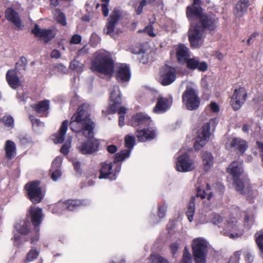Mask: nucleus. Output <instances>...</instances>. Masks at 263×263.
Returning a JSON list of instances; mask_svg holds the SVG:
<instances>
[{"mask_svg": "<svg viewBox=\"0 0 263 263\" xmlns=\"http://www.w3.org/2000/svg\"><path fill=\"white\" fill-rule=\"evenodd\" d=\"M200 0H194L193 4L186 8V16L190 22L189 40L193 48L200 47L203 42L206 29L214 30L217 26L218 18L214 15L202 13Z\"/></svg>", "mask_w": 263, "mask_h": 263, "instance_id": "obj_1", "label": "nucleus"}, {"mask_svg": "<svg viewBox=\"0 0 263 263\" xmlns=\"http://www.w3.org/2000/svg\"><path fill=\"white\" fill-rule=\"evenodd\" d=\"M89 106L84 104L79 107L77 111L72 116L69 123L71 130L76 133H81L88 139L85 142L78 146L79 152L84 155L92 154L99 150L100 142L95 138L94 135L95 124L89 118L87 110Z\"/></svg>", "mask_w": 263, "mask_h": 263, "instance_id": "obj_2", "label": "nucleus"}, {"mask_svg": "<svg viewBox=\"0 0 263 263\" xmlns=\"http://www.w3.org/2000/svg\"><path fill=\"white\" fill-rule=\"evenodd\" d=\"M91 69L105 75H112L114 71V63L110 53L105 50L96 52Z\"/></svg>", "mask_w": 263, "mask_h": 263, "instance_id": "obj_3", "label": "nucleus"}, {"mask_svg": "<svg viewBox=\"0 0 263 263\" xmlns=\"http://www.w3.org/2000/svg\"><path fill=\"white\" fill-rule=\"evenodd\" d=\"M182 100L183 105L189 110L197 109L200 104L198 91L190 85L186 86L185 90L183 92Z\"/></svg>", "mask_w": 263, "mask_h": 263, "instance_id": "obj_4", "label": "nucleus"}, {"mask_svg": "<svg viewBox=\"0 0 263 263\" xmlns=\"http://www.w3.org/2000/svg\"><path fill=\"white\" fill-rule=\"evenodd\" d=\"M218 123L216 118H213L205 123L198 132L197 136L194 143V147L196 150H199L209 141L211 133L210 132V126L215 127Z\"/></svg>", "mask_w": 263, "mask_h": 263, "instance_id": "obj_5", "label": "nucleus"}, {"mask_svg": "<svg viewBox=\"0 0 263 263\" xmlns=\"http://www.w3.org/2000/svg\"><path fill=\"white\" fill-rule=\"evenodd\" d=\"M208 245V242L203 238L199 237L194 239L192 247L196 263H205Z\"/></svg>", "mask_w": 263, "mask_h": 263, "instance_id": "obj_6", "label": "nucleus"}, {"mask_svg": "<svg viewBox=\"0 0 263 263\" xmlns=\"http://www.w3.org/2000/svg\"><path fill=\"white\" fill-rule=\"evenodd\" d=\"M121 168V164L119 162L112 163L106 162L101 164L100 175L99 179L108 178L110 180H115L117 178V174H118Z\"/></svg>", "mask_w": 263, "mask_h": 263, "instance_id": "obj_7", "label": "nucleus"}, {"mask_svg": "<svg viewBox=\"0 0 263 263\" xmlns=\"http://www.w3.org/2000/svg\"><path fill=\"white\" fill-rule=\"evenodd\" d=\"M222 233L224 235L233 239L238 238L243 234L238 220L234 217L227 220L226 223H224Z\"/></svg>", "mask_w": 263, "mask_h": 263, "instance_id": "obj_8", "label": "nucleus"}, {"mask_svg": "<svg viewBox=\"0 0 263 263\" xmlns=\"http://www.w3.org/2000/svg\"><path fill=\"white\" fill-rule=\"evenodd\" d=\"M40 183V181H35L28 183L25 185L29 198L33 203L41 202L44 197V194L39 186Z\"/></svg>", "mask_w": 263, "mask_h": 263, "instance_id": "obj_9", "label": "nucleus"}, {"mask_svg": "<svg viewBox=\"0 0 263 263\" xmlns=\"http://www.w3.org/2000/svg\"><path fill=\"white\" fill-rule=\"evenodd\" d=\"M29 214L31 216L32 224L34 227V230L36 232L35 237L31 238V242L33 243L38 240L39 238V228L38 226L41 223L42 221V210L41 208L34 206H31L29 209Z\"/></svg>", "mask_w": 263, "mask_h": 263, "instance_id": "obj_10", "label": "nucleus"}, {"mask_svg": "<svg viewBox=\"0 0 263 263\" xmlns=\"http://www.w3.org/2000/svg\"><path fill=\"white\" fill-rule=\"evenodd\" d=\"M247 92L243 87L235 89L234 94L232 96L230 104L234 110H237L240 108L246 100Z\"/></svg>", "mask_w": 263, "mask_h": 263, "instance_id": "obj_11", "label": "nucleus"}, {"mask_svg": "<svg viewBox=\"0 0 263 263\" xmlns=\"http://www.w3.org/2000/svg\"><path fill=\"white\" fill-rule=\"evenodd\" d=\"M176 164V170L181 172H190L195 168L194 161L190 159L186 153L178 157Z\"/></svg>", "mask_w": 263, "mask_h": 263, "instance_id": "obj_12", "label": "nucleus"}, {"mask_svg": "<svg viewBox=\"0 0 263 263\" xmlns=\"http://www.w3.org/2000/svg\"><path fill=\"white\" fill-rule=\"evenodd\" d=\"M135 138L134 136L128 135L125 137V146L128 149H124L115 155V163L120 162L130 156L131 151L135 144Z\"/></svg>", "mask_w": 263, "mask_h": 263, "instance_id": "obj_13", "label": "nucleus"}, {"mask_svg": "<svg viewBox=\"0 0 263 263\" xmlns=\"http://www.w3.org/2000/svg\"><path fill=\"white\" fill-rule=\"evenodd\" d=\"M160 74V82L163 86L170 85L176 78L175 69L167 65L162 68Z\"/></svg>", "mask_w": 263, "mask_h": 263, "instance_id": "obj_14", "label": "nucleus"}, {"mask_svg": "<svg viewBox=\"0 0 263 263\" xmlns=\"http://www.w3.org/2000/svg\"><path fill=\"white\" fill-rule=\"evenodd\" d=\"M82 201L79 200H68L65 202H59L52 209L53 213H60L64 210L73 211L79 206L83 205ZM86 205V204H84Z\"/></svg>", "mask_w": 263, "mask_h": 263, "instance_id": "obj_15", "label": "nucleus"}, {"mask_svg": "<svg viewBox=\"0 0 263 263\" xmlns=\"http://www.w3.org/2000/svg\"><path fill=\"white\" fill-rule=\"evenodd\" d=\"M121 17V12L118 9H115L108 19L104 32L113 37H115V27Z\"/></svg>", "mask_w": 263, "mask_h": 263, "instance_id": "obj_16", "label": "nucleus"}, {"mask_svg": "<svg viewBox=\"0 0 263 263\" xmlns=\"http://www.w3.org/2000/svg\"><path fill=\"white\" fill-rule=\"evenodd\" d=\"M173 100L172 96L168 97H158L157 102L153 109V112L157 114L164 113L172 106Z\"/></svg>", "mask_w": 263, "mask_h": 263, "instance_id": "obj_17", "label": "nucleus"}, {"mask_svg": "<svg viewBox=\"0 0 263 263\" xmlns=\"http://www.w3.org/2000/svg\"><path fill=\"white\" fill-rule=\"evenodd\" d=\"M186 64V67L190 70H194L197 69L199 71H205L208 69V64L204 61H200L198 57L188 58L184 64Z\"/></svg>", "mask_w": 263, "mask_h": 263, "instance_id": "obj_18", "label": "nucleus"}, {"mask_svg": "<svg viewBox=\"0 0 263 263\" xmlns=\"http://www.w3.org/2000/svg\"><path fill=\"white\" fill-rule=\"evenodd\" d=\"M151 122V117L143 112L136 114L132 117L131 120V125L135 127L146 126L149 125Z\"/></svg>", "mask_w": 263, "mask_h": 263, "instance_id": "obj_19", "label": "nucleus"}, {"mask_svg": "<svg viewBox=\"0 0 263 263\" xmlns=\"http://www.w3.org/2000/svg\"><path fill=\"white\" fill-rule=\"evenodd\" d=\"M32 32L36 37L43 39L45 42H48L52 39L56 34L54 29H42L37 24L35 25Z\"/></svg>", "mask_w": 263, "mask_h": 263, "instance_id": "obj_20", "label": "nucleus"}, {"mask_svg": "<svg viewBox=\"0 0 263 263\" xmlns=\"http://www.w3.org/2000/svg\"><path fill=\"white\" fill-rule=\"evenodd\" d=\"M156 130L154 127L137 129L136 132V136L139 142L152 140L156 138Z\"/></svg>", "mask_w": 263, "mask_h": 263, "instance_id": "obj_21", "label": "nucleus"}, {"mask_svg": "<svg viewBox=\"0 0 263 263\" xmlns=\"http://www.w3.org/2000/svg\"><path fill=\"white\" fill-rule=\"evenodd\" d=\"M6 19L14 24L16 27L21 29L22 27V22L19 14L11 7L7 8L5 12Z\"/></svg>", "mask_w": 263, "mask_h": 263, "instance_id": "obj_22", "label": "nucleus"}, {"mask_svg": "<svg viewBox=\"0 0 263 263\" xmlns=\"http://www.w3.org/2000/svg\"><path fill=\"white\" fill-rule=\"evenodd\" d=\"M116 78L119 82L123 83L129 81L130 72L129 67L125 64H119L116 73Z\"/></svg>", "mask_w": 263, "mask_h": 263, "instance_id": "obj_23", "label": "nucleus"}, {"mask_svg": "<svg viewBox=\"0 0 263 263\" xmlns=\"http://www.w3.org/2000/svg\"><path fill=\"white\" fill-rule=\"evenodd\" d=\"M227 171L232 176L233 180L239 178L243 173L242 162L236 161L232 162Z\"/></svg>", "mask_w": 263, "mask_h": 263, "instance_id": "obj_24", "label": "nucleus"}, {"mask_svg": "<svg viewBox=\"0 0 263 263\" xmlns=\"http://www.w3.org/2000/svg\"><path fill=\"white\" fill-rule=\"evenodd\" d=\"M62 163V158L57 157L52 162L50 168L51 177L53 181H57L62 175L61 166Z\"/></svg>", "mask_w": 263, "mask_h": 263, "instance_id": "obj_25", "label": "nucleus"}, {"mask_svg": "<svg viewBox=\"0 0 263 263\" xmlns=\"http://www.w3.org/2000/svg\"><path fill=\"white\" fill-rule=\"evenodd\" d=\"M176 57L179 63L184 64L186 60L190 57L189 48L184 44L178 45L176 48Z\"/></svg>", "mask_w": 263, "mask_h": 263, "instance_id": "obj_26", "label": "nucleus"}, {"mask_svg": "<svg viewBox=\"0 0 263 263\" xmlns=\"http://www.w3.org/2000/svg\"><path fill=\"white\" fill-rule=\"evenodd\" d=\"M69 122L66 120L64 121L58 133L52 136V139L55 143H61L65 139V136L68 129Z\"/></svg>", "mask_w": 263, "mask_h": 263, "instance_id": "obj_27", "label": "nucleus"}, {"mask_svg": "<svg viewBox=\"0 0 263 263\" xmlns=\"http://www.w3.org/2000/svg\"><path fill=\"white\" fill-rule=\"evenodd\" d=\"M6 80L10 86L16 89L22 84L19 78L14 70H9L6 73Z\"/></svg>", "mask_w": 263, "mask_h": 263, "instance_id": "obj_28", "label": "nucleus"}, {"mask_svg": "<svg viewBox=\"0 0 263 263\" xmlns=\"http://www.w3.org/2000/svg\"><path fill=\"white\" fill-rule=\"evenodd\" d=\"M32 107L41 116L47 115L50 107V101L45 100L41 101L37 104L32 105Z\"/></svg>", "mask_w": 263, "mask_h": 263, "instance_id": "obj_29", "label": "nucleus"}, {"mask_svg": "<svg viewBox=\"0 0 263 263\" xmlns=\"http://www.w3.org/2000/svg\"><path fill=\"white\" fill-rule=\"evenodd\" d=\"M249 0H240L236 5L234 13L236 17H240L247 12Z\"/></svg>", "mask_w": 263, "mask_h": 263, "instance_id": "obj_30", "label": "nucleus"}, {"mask_svg": "<svg viewBox=\"0 0 263 263\" xmlns=\"http://www.w3.org/2000/svg\"><path fill=\"white\" fill-rule=\"evenodd\" d=\"M230 145L232 148L239 151L241 153H243L247 148L246 142L240 138H232Z\"/></svg>", "mask_w": 263, "mask_h": 263, "instance_id": "obj_31", "label": "nucleus"}, {"mask_svg": "<svg viewBox=\"0 0 263 263\" xmlns=\"http://www.w3.org/2000/svg\"><path fill=\"white\" fill-rule=\"evenodd\" d=\"M5 151L7 158L10 159L13 158L16 154L15 143L11 140H7L5 143Z\"/></svg>", "mask_w": 263, "mask_h": 263, "instance_id": "obj_32", "label": "nucleus"}, {"mask_svg": "<svg viewBox=\"0 0 263 263\" xmlns=\"http://www.w3.org/2000/svg\"><path fill=\"white\" fill-rule=\"evenodd\" d=\"M202 162L205 170L206 171L210 170L214 163L213 157L210 153L205 152L203 153Z\"/></svg>", "mask_w": 263, "mask_h": 263, "instance_id": "obj_33", "label": "nucleus"}, {"mask_svg": "<svg viewBox=\"0 0 263 263\" xmlns=\"http://www.w3.org/2000/svg\"><path fill=\"white\" fill-rule=\"evenodd\" d=\"M15 228L18 232L21 234L26 235L30 230L31 224L28 220H26L20 224H17Z\"/></svg>", "mask_w": 263, "mask_h": 263, "instance_id": "obj_34", "label": "nucleus"}, {"mask_svg": "<svg viewBox=\"0 0 263 263\" xmlns=\"http://www.w3.org/2000/svg\"><path fill=\"white\" fill-rule=\"evenodd\" d=\"M195 197L193 196L191 197L186 213L188 219L190 222L192 221L193 220V216L195 212Z\"/></svg>", "mask_w": 263, "mask_h": 263, "instance_id": "obj_35", "label": "nucleus"}, {"mask_svg": "<svg viewBox=\"0 0 263 263\" xmlns=\"http://www.w3.org/2000/svg\"><path fill=\"white\" fill-rule=\"evenodd\" d=\"M121 102V98H118L115 101L112 100L111 102L110 100L109 105L107 108V112L108 114H114L119 108Z\"/></svg>", "mask_w": 263, "mask_h": 263, "instance_id": "obj_36", "label": "nucleus"}, {"mask_svg": "<svg viewBox=\"0 0 263 263\" xmlns=\"http://www.w3.org/2000/svg\"><path fill=\"white\" fill-rule=\"evenodd\" d=\"M167 208V206L166 204H162L158 205L157 216L159 218V219L156 218V220H153V222L154 223L158 222L159 220L165 216Z\"/></svg>", "mask_w": 263, "mask_h": 263, "instance_id": "obj_37", "label": "nucleus"}, {"mask_svg": "<svg viewBox=\"0 0 263 263\" xmlns=\"http://www.w3.org/2000/svg\"><path fill=\"white\" fill-rule=\"evenodd\" d=\"M53 14L54 18L56 21L61 24L63 26H65L66 24V18L64 14L60 11L59 9H55L53 11Z\"/></svg>", "mask_w": 263, "mask_h": 263, "instance_id": "obj_38", "label": "nucleus"}, {"mask_svg": "<svg viewBox=\"0 0 263 263\" xmlns=\"http://www.w3.org/2000/svg\"><path fill=\"white\" fill-rule=\"evenodd\" d=\"M39 252L36 249H31L27 254L25 262L28 263L35 259L39 256Z\"/></svg>", "mask_w": 263, "mask_h": 263, "instance_id": "obj_39", "label": "nucleus"}, {"mask_svg": "<svg viewBox=\"0 0 263 263\" xmlns=\"http://www.w3.org/2000/svg\"><path fill=\"white\" fill-rule=\"evenodd\" d=\"M150 260L151 263H170L166 258L157 254H152Z\"/></svg>", "mask_w": 263, "mask_h": 263, "instance_id": "obj_40", "label": "nucleus"}, {"mask_svg": "<svg viewBox=\"0 0 263 263\" xmlns=\"http://www.w3.org/2000/svg\"><path fill=\"white\" fill-rule=\"evenodd\" d=\"M118 98H121V92L118 86H114L110 89V100L111 102L112 100L115 101Z\"/></svg>", "mask_w": 263, "mask_h": 263, "instance_id": "obj_41", "label": "nucleus"}, {"mask_svg": "<svg viewBox=\"0 0 263 263\" xmlns=\"http://www.w3.org/2000/svg\"><path fill=\"white\" fill-rule=\"evenodd\" d=\"M2 121L7 127L10 129L13 128L14 125V119L12 116L10 115L5 116L3 117Z\"/></svg>", "mask_w": 263, "mask_h": 263, "instance_id": "obj_42", "label": "nucleus"}, {"mask_svg": "<svg viewBox=\"0 0 263 263\" xmlns=\"http://www.w3.org/2000/svg\"><path fill=\"white\" fill-rule=\"evenodd\" d=\"M182 243V240L180 238H177L175 242H173L170 246L172 254L174 256L177 252L180 246Z\"/></svg>", "mask_w": 263, "mask_h": 263, "instance_id": "obj_43", "label": "nucleus"}, {"mask_svg": "<svg viewBox=\"0 0 263 263\" xmlns=\"http://www.w3.org/2000/svg\"><path fill=\"white\" fill-rule=\"evenodd\" d=\"M211 221L214 224L217 225L219 227H220L222 218L218 214L213 213L211 214Z\"/></svg>", "mask_w": 263, "mask_h": 263, "instance_id": "obj_44", "label": "nucleus"}, {"mask_svg": "<svg viewBox=\"0 0 263 263\" xmlns=\"http://www.w3.org/2000/svg\"><path fill=\"white\" fill-rule=\"evenodd\" d=\"M256 242L260 251L263 253V232L256 234Z\"/></svg>", "mask_w": 263, "mask_h": 263, "instance_id": "obj_45", "label": "nucleus"}, {"mask_svg": "<svg viewBox=\"0 0 263 263\" xmlns=\"http://www.w3.org/2000/svg\"><path fill=\"white\" fill-rule=\"evenodd\" d=\"M102 4V11L104 16H107L109 13L108 5L109 0H101Z\"/></svg>", "mask_w": 263, "mask_h": 263, "instance_id": "obj_46", "label": "nucleus"}, {"mask_svg": "<svg viewBox=\"0 0 263 263\" xmlns=\"http://www.w3.org/2000/svg\"><path fill=\"white\" fill-rule=\"evenodd\" d=\"M233 180L234 184L235 185L236 190L238 192H240L241 193L244 188L243 183L239 179V178L238 179H234Z\"/></svg>", "mask_w": 263, "mask_h": 263, "instance_id": "obj_47", "label": "nucleus"}, {"mask_svg": "<svg viewBox=\"0 0 263 263\" xmlns=\"http://www.w3.org/2000/svg\"><path fill=\"white\" fill-rule=\"evenodd\" d=\"M16 97L20 102H23V103H25L26 100L28 98L27 94L24 92L23 90L17 91Z\"/></svg>", "mask_w": 263, "mask_h": 263, "instance_id": "obj_48", "label": "nucleus"}, {"mask_svg": "<svg viewBox=\"0 0 263 263\" xmlns=\"http://www.w3.org/2000/svg\"><path fill=\"white\" fill-rule=\"evenodd\" d=\"M71 146V140L67 141L61 147V152L64 155H67Z\"/></svg>", "mask_w": 263, "mask_h": 263, "instance_id": "obj_49", "label": "nucleus"}, {"mask_svg": "<svg viewBox=\"0 0 263 263\" xmlns=\"http://www.w3.org/2000/svg\"><path fill=\"white\" fill-rule=\"evenodd\" d=\"M29 119H30L32 124L33 126H44V123L40 121L39 119H35V117L32 116L30 115L29 116Z\"/></svg>", "mask_w": 263, "mask_h": 263, "instance_id": "obj_50", "label": "nucleus"}, {"mask_svg": "<svg viewBox=\"0 0 263 263\" xmlns=\"http://www.w3.org/2000/svg\"><path fill=\"white\" fill-rule=\"evenodd\" d=\"M70 67L71 69H75L76 70H80L82 67V64H81L79 61L74 60L71 62L70 65Z\"/></svg>", "mask_w": 263, "mask_h": 263, "instance_id": "obj_51", "label": "nucleus"}, {"mask_svg": "<svg viewBox=\"0 0 263 263\" xmlns=\"http://www.w3.org/2000/svg\"><path fill=\"white\" fill-rule=\"evenodd\" d=\"M139 32H145L150 36L154 37L156 36V34L154 32V29L152 25L146 26L143 30H140Z\"/></svg>", "mask_w": 263, "mask_h": 263, "instance_id": "obj_52", "label": "nucleus"}, {"mask_svg": "<svg viewBox=\"0 0 263 263\" xmlns=\"http://www.w3.org/2000/svg\"><path fill=\"white\" fill-rule=\"evenodd\" d=\"M82 40L81 36L78 34L73 35L70 41L71 44H79Z\"/></svg>", "mask_w": 263, "mask_h": 263, "instance_id": "obj_53", "label": "nucleus"}, {"mask_svg": "<svg viewBox=\"0 0 263 263\" xmlns=\"http://www.w3.org/2000/svg\"><path fill=\"white\" fill-rule=\"evenodd\" d=\"M19 138L22 145H26L31 141V138L27 136H20Z\"/></svg>", "mask_w": 263, "mask_h": 263, "instance_id": "obj_54", "label": "nucleus"}, {"mask_svg": "<svg viewBox=\"0 0 263 263\" xmlns=\"http://www.w3.org/2000/svg\"><path fill=\"white\" fill-rule=\"evenodd\" d=\"M146 5V0H142L139 5L138 7L136 9V13L137 15H140L143 11V8L144 6H145Z\"/></svg>", "mask_w": 263, "mask_h": 263, "instance_id": "obj_55", "label": "nucleus"}, {"mask_svg": "<svg viewBox=\"0 0 263 263\" xmlns=\"http://www.w3.org/2000/svg\"><path fill=\"white\" fill-rule=\"evenodd\" d=\"M192 258L190 253H186L183 255L182 260L180 263H191Z\"/></svg>", "mask_w": 263, "mask_h": 263, "instance_id": "obj_56", "label": "nucleus"}, {"mask_svg": "<svg viewBox=\"0 0 263 263\" xmlns=\"http://www.w3.org/2000/svg\"><path fill=\"white\" fill-rule=\"evenodd\" d=\"M106 149L110 154H114L117 151V147L115 145H110L107 146Z\"/></svg>", "mask_w": 263, "mask_h": 263, "instance_id": "obj_57", "label": "nucleus"}, {"mask_svg": "<svg viewBox=\"0 0 263 263\" xmlns=\"http://www.w3.org/2000/svg\"><path fill=\"white\" fill-rule=\"evenodd\" d=\"M210 106L211 110L214 112H218L219 110L218 105L215 102H212Z\"/></svg>", "mask_w": 263, "mask_h": 263, "instance_id": "obj_58", "label": "nucleus"}, {"mask_svg": "<svg viewBox=\"0 0 263 263\" xmlns=\"http://www.w3.org/2000/svg\"><path fill=\"white\" fill-rule=\"evenodd\" d=\"M61 53L57 49L53 50L51 53V57L52 58L59 59L61 57Z\"/></svg>", "mask_w": 263, "mask_h": 263, "instance_id": "obj_59", "label": "nucleus"}, {"mask_svg": "<svg viewBox=\"0 0 263 263\" xmlns=\"http://www.w3.org/2000/svg\"><path fill=\"white\" fill-rule=\"evenodd\" d=\"M200 197L201 199H204L205 197V193L204 190L198 189L196 199Z\"/></svg>", "mask_w": 263, "mask_h": 263, "instance_id": "obj_60", "label": "nucleus"}, {"mask_svg": "<svg viewBox=\"0 0 263 263\" xmlns=\"http://www.w3.org/2000/svg\"><path fill=\"white\" fill-rule=\"evenodd\" d=\"M20 237L18 235H15L14 236V245L20 247L21 243L20 242Z\"/></svg>", "mask_w": 263, "mask_h": 263, "instance_id": "obj_61", "label": "nucleus"}, {"mask_svg": "<svg viewBox=\"0 0 263 263\" xmlns=\"http://www.w3.org/2000/svg\"><path fill=\"white\" fill-rule=\"evenodd\" d=\"M253 256L250 253H248L246 255V260L247 261V263H251L253 261Z\"/></svg>", "mask_w": 263, "mask_h": 263, "instance_id": "obj_62", "label": "nucleus"}, {"mask_svg": "<svg viewBox=\"0 0 263 263\" xmlns=\"http://www.w3.org/2000/svg\"><path fill=\"white\" fill-rule=\"evenodd\" d=\"M87 52V49L85 47H84L83 48L78 51V55H83L84 54H85Z\"/></svg>", "mask_w": 263, "mask_h": 263, "instance_id": "obj_63", "label": "nucleus"}, {"mask_svg": "<svg viewBox=\"0 0 263 263\" xmlns=\"http://www.w3.org/2000/svg\"><path fill=\"white\" fill-rule=\"evenodd\" d=\"M124 116L121 115L119 116V125L120 126H123L124 125Z\"/></svg>", "mask_w": 263, "mask_h": 263, "instance_id": "obj_64", "label": "nucleus"}]
</instances>
